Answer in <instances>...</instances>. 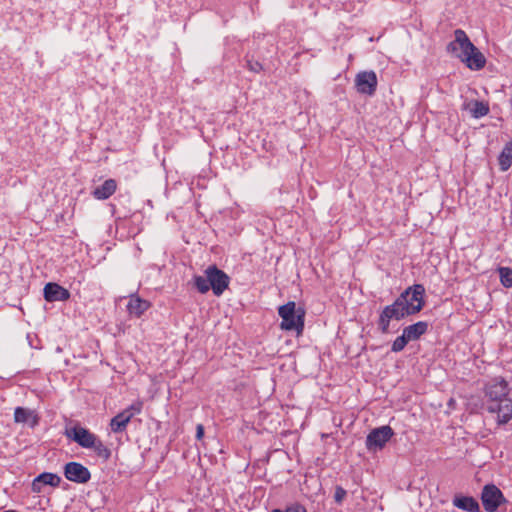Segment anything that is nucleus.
Wrapping results in <instances>:
<instances>
[{
	"instance_id": "obj_1",
	"label": "nucleus",
	"mask_w": 512,
	"mask_h": 512,
	"mask_svg": "<svg viewBox=\"0 0 512 512\" xmlns=\"http://www.w3.org/2000/svg\"><path fill=\"white\" fill-rule=\"evenodd\" d=\"M425 288L421 284H414L405 289L396 300L383 308L377 322L378 329L383 334L389 333L390 322L400 321L408 316L420 312L424 305Z\"/></svg>"
},
{
	"instance_id": "obj_2",
	"label": "nucleus",
	"mask_w": 512,
	"mask_h": 512,
	"mask_svg": "<svg viewBox=\"0 0 512 512\" xmlns=\"http://www.w3.org/2000/svg\"><path fill=\"white\" fill-rule=\"evenodd\" d=\"M508 392V383L501 377L492 379L485 386L484 408L497 414L498 424H506L512 418V400Z\"/></svg>"
},
{
	"instance_id": "obj_3",
	"label": "nucleus",
	"mask_w": 512,
	"mask_h": 512,
	"mask_svg": "<svg viewBox=\"0 0 512 512\" xmlns=\"http://www.w3.org/2000/svg\"><path fill=\"white\" fill-rule=\"evenodd\" d=\"M455 39L447 45V51L459 58L469 69L481 70L485 67L484 54L470 41L465 31L456 29Z\"/></svg>"
},
{
	"instance_id": "obj_4",
	"label": "nucleus",
	"mask_w": 512,
	"mask_h": 512,
	"mask_svg": "<svg viewBox=\"0 0 512 512\" xmlns=\"http://www.w3.org/2000/svg\"><path fill=\"white\" fill-rule=\"evenodd\" d=\"M278 314L282 318L280 324L282 330L302 333L305 318V310L302 307H296V303L290 301L279 307Z\"/></svg>"
},
{
	"instance_id": "obj_5",
	"label": "nucleus",
	"mask_w": 512,
	"mask_h": 512,
	"mask_svg": "<svg viewBox=\"0 0 512 512\" xmlns=\"http://www.w3.org/2000/svg\"><path fill=\"white\" fill-rule=\"evenodd\" d=\"M393 435L394 431L389 425L372 429L366 437L367 450L372 453L382 450Z\"/></svg>"
},
{
	"instance_id": "obj_6",
	"label": "nucleus",
	"mask_w": 512,
	"mask_h": 512,
	"mask_svg": "<svg viewBox=\"0 0 512 512\" xmlns=\"http://www.w3.org/2000/svg\"><path fill=\"white\" fill-rule=\"evenodd\" d=\"M481 501L486 512H497L507 502L502 491L494 484H487L481 492Z\"/></svg>"
},
{
	"instance_id": "obj_7",
	"label": "nucleus",
	"mask_w": 512,
	"mask_h": 512,
	"mask_svg": "<svg viewBox=\"0 0 512 512\" xmlns=\"http://www.w3.org/2000/svg\"><path fill=\"white\" fill-rule=\"evenodd\" d=\"M204 273L208 278L213 294L221 296L229 286L230 277L216 265L208 266Z\"/></svg>"
},
{
	"instance_id": "obj_8",
	"label": "nucleus",
	"mask_w": 512,
	"mask_h": 512,
	"mask_svg": "<svg viewBox=\"0 0 512 512\" xmlns=\"http://www.w3.org/2000/svg\"><path fill=\"white\" fill-rule=\"evenodd\" d=\"M63 473L67 480L78 484H85L91 479L89 469L79 462L66 463Z\"/></svg>"
},
{
	"instance_id": "obj_9",
	"label": "nucleus",
	"mask_w": 512,
	"mask_h": 512,
	"mask_svg": "<svg viewBox=\"0 0 512 512\" xmlns=\"http://www.w3.org/2000/svg\"><path fill=\"white\" fill-rule=\"evenodd\" d=\"M355 84L359 93L373 95L377 87V76L374 71H364L357 74Z\"/></svg>"
},
{
	"instance_id": "obj_10",
	"label": "nucleus",
	"mask_w": 512,
	"mask_h": 512,
	"mask_svg": "<svg viewBox=\"0 0 512 512\" xmlns=\"http://www.w3.org/2000/svg\"><path fill=\"white\" fill-rule=\"evenodd\" d=\"M66 436L83 448L89 449L95 443L94 441L98 438L95 434L90 432L88 429L75 426L69 430H66Z\"/></svg>"
},
{
	"instance_id": "obj_11",
	"label": "nucleus",
	"mask_w": 512,
	"mask_h": 512,
	"mask_svg": "<svg viewBox=\"0 0 512 512\" xmlns=\"http://www.w3.org/2000/svg\"><path fill=\"white\" fill-rule=\"evenodd\" d=\"M43 292L44 298L48 302L67 301L71 296L66 288L54 282L47 283Z\"/></svg>"
},
{
	"instance_id": "obj_12",
	"label": "nucleus",
	"mask_w": 512,
	"mask_h": 512,
	"mask_svg": "<svg viewBox=\"0 0 512 512\" xmlns=\"http://www.w3.org/2000/svg\"><path fill=\"white\" fill-rule=\"evenodd\" d=\"M61 483V477L54 473L44 472L38 475L32 482V491L40 493L44 485L58 487Z\"/></svg>"
},
{
	"instance_id": "obj_13",
	"label": "nucleus",
	"mask_w": 512,
	"mask_h": 512,
	"mask_svg": "<svg viewBox=\"0 0 512 512\" xmlns=\"http://www.w3.org/2000/svg\"><path fill=\"white\" fill-rule=\"evenodd\" d=\"M452 503L456 508L466 512H482L478 501L472 496L455 494Z\"/></svg>"
},
{
	"instance_id": "obj_14",
	"label": "nucleus",
	"mask_w": 512,
	"mask_h": 512,
	"mask_svg": "<svg viewBox=\"0 0 512 512\" xmlns=\"http://www.w3.org/2000/svg\"><path fill=\"white\" fill-rule=\"evenodd\" d=\"M428 326L429 325L427 322L419 321L412 325L406 326L402 332L409 342L416 341L427 332Z\"/></svg>"
},
{
	"instance_id": "obj_15",
	"label": "nucleus",
	"mask_w": 512,
	"mask_h": 512,
	"mask_svg": "<svg viewBox=\"0 0 512 512\" xmlns=\"http://www.w3.org/2000/svg\"><path fill=\"white\" fill-rule=\"evenodd\" d=\"M116 188V181L114 179H107L100 186L94 189L93 195L96 199L105 200L115 193Z\"/></svg>"
},
{
	"instance_id": "obj_16",
	"label": "nucleus",
	"mask_w": 512,
	"mask_h": 512,
	"mask_svg": "<svg viewBox=\"0 0 512 512\" xmlns=\"http://www.w3.org/2000/svg\"><path fill=\"white\" fill-rule=\"evenodd\" d=\"M14 420L16 423H27L30 422V426L34 427L38 424V416L33 410L17 407L14 411Z\"/></svg>"
},
{
	"instance_id": "obj_17",
	"label": "nucleus",
	"mask_w": 512,
	"mask_h": 512,
	"mask_svg": "<svg viewBox=\"0 0 512 512\" xmlns=\"http://www.w3.org/2000/svg\"><path fill=\"white\" fill-rule=\"evenodd\" d=\"M150 306V303L146 300L139 298L138 296H131L127 310L131 315L137 317L141 316Z\"/></svg>"
},
{
	"instance_id": "obj_18",
	"label": "nucleus",
	"mask_w": 512,
	"mask_h": 512,
	"mask_svg": "<svg viewBox=\"0 0 512 512\" xmlns=\"http://www.w3.org/2000/svg\"><path fill=\"white\" fill-rule=\"evenodd\" d=\"M129 416L130 415H126L125 413H123L122 411L119 412L117 415H115L111 420H110V429L113 433H121V432H124L127 428V425L129 424V422L131 421L129 419Z\"/></svg>"
},
{
	"instance_id": "obj_19",
	"label": "nucleus",
	"mask_w": 512,
	"mask_h": 512,
	"mask_svg": "<svg viewBox=\"0 0 512 512\" xmlns=\"http://www.w3.org/2000/svg\"><path fill=\"white\" fill-rule=\"evenodd\" d=\"M498 162L500 166V170L505 172L512 165V141H509L503 147L499 157Z\"/></svg>"
},
{
	"instance_id": "obj_20",
	"label": "nucleus",
	"mask_w": 512,
	"mask_h": 512,
	"mask_svg": "<svg viewBox=\"0 0 512 512\" xmlns=\"http://www.w3.org/2000/svg\"><path fill=\"white\" fill-rule=\"evenodd\" d=\"M94 445L90 447L89 449H93L96 455L104 460H108L111 456L110 449L103 444V442L97 438L94 441Z\"/></svg>"
},
{
	"instance_id": "obj_21",
	"label": "nucleus",
	"mask_w": 512,
	"mask_h": 512,
	"mask_svg": "<svg viewBox=\"0 0 512 512\" xmlns=\"http://www.w3.org/2000/svg\"><path fill=\"white\" fill-rule=\"evenodd\" d=\"M194 287L201 294H205L210 290L208 278L205 276L195 275L193 277Z\"/></svg>"
},
{
	"instance_id": "obj_22",
	"label": "nucleus",
	"mask_w": 512,
	"mask_h": 512,
	"mask_svg": "<svg viewBox=\"0 0 512 512\" xmlns=\"http://www.w3.org/2000/svg\"><path fill=\"white\" fill-rule=\"evenodd\" d=\"M471 113L474 118L484 117L489 113V106L482 101H475Z\"/></svg>"
},
{
	"instance_id": "obj_23",
	"label": "nucleus",
	"mask_w": 512,
	"mask_h": 512,
	"mask_svg": "<svg viewBox=\"0 0 512 512\" xmlns=\"http://www.w3.org/2000/svg\"><path fill=\"white\" fill-rule=\"evenodd\" d=\"M500 281L504 287H512V269L508 267L499 268Z\"/></svg>"
},
{
	"instance_id": "obj_24",
	"label": "nucleus",
	"mask_w": 512,
	"mask_h": 512,
	"mask_svg": "<svg viewBox=\"0 0 512 512\" xmlns=\"http://www.w3.org/2000/svg\"><path fill=\"white\" fill-rule=\"evenodd\" d=\"M408 342H409L408 339L406 338V336L402 332V335L397 337L393 341L392 346H391V351L395 352V353L401 352L406 347Z\"/></svg>"
},
{
	"instance_id": "obj_25",
	"label": "nucleus",
	"mask_w": 512,
	"mask_h": 512,
	"mask_svg": "<svg viewBox=\"0 0 512 512\" xmlns=\"http://www.w3.org/2000/svg\"><path fill=\"white\" fill-rule=\"evenodd\" d=\"M143 404L140 401L132 403L129 407L124 409L122 412L126 415H130L129 419L131 420L135 415L139 414L142 410Z\"/></svg>"
},
{
	"instance_id": "obj_26",
	"label": "nucleus",
	"mask_w": 512,
	"mask_h": 512,
	"mask_svg": "<svg viewBox=\"0 0 512 512\" xmlns=\"http://www.w3.org/2000/svg\"><path fill=\"white\" fill-rule=\"evenodd\" d=\"M346 495H347V492L344 488H342L341 486H336L335 493H334V500L336 503H338V504L342 503V501L344 500Z\"/></svg>"
},
{
	"instance_id": "obj_27",
	"label": "nucleus",
	"mask_w": 512,
	"mask_h": 512,
	"mask_svg": "<svg viewBox=\"0 0 512 512\" xmlns=\"http://www.w3.org/2000/svg\"><path fill=\"white\" fill-rule=\"evenodd\" d=\"M247 68L250 71L255 72V73H258L263 69L261 63H259L258 61H252V60H247Z\"/></svg>"
},
{
	"instance_id": "obj_28",
	"label": "nucleus",
	"mask_w": 512,
	"mask_h": 512,
	"mask_svg": "<svg viewBox=\"0 0 512 512\" xmlns=\"http://www.w3.org/2000/svg\"><path fill=\"white\" fill-rule=\"evenodd\" d=\"M284 512H307L306 508L301 504H293L287 507Z\"/></svg>"
},
{
	"instance_id": "obj_29",
	"label": "nucleus",
	"mask_w": 512,
	"mask_h": 512,
	"mask_svg": "<svg viewBox=\"0 0 512 512\" xmlns=\"http://www.w3.org/2000/svg\"><path fill=\"white\" fill-rule=\"evenodd\" d=\"M204 436V427L202 424H198L196 427V439L201 440Z\"/></svg>"
},
{
	"instance_id": "obj_30",
	"label": "nucleus",
	"mask_w": 512,
	"mask_h": 512,
	"mask_svg": "<svg viewBox=\"0 0 512 512\" xmlns=\"http://www.w3.org/2000/svg\"><path fill=\"white\" fill-rule=\"evenodd\" d=\"M272 512H284V510H281V509H274V510H272Z\"/></svg>"
}]
</instances>
